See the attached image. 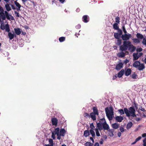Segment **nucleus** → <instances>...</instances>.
Wrapping results in <instances>:
<instances>
[{"label":"nucleus","mask_w":146,"mask_h":146,"mask_svg":"<svg viewBox=\"0 0 146 146\" xmlns=\"http://www.w3.org/2000/svg\"><path fill=\"white\" fill-rule=\"evenodd\" d=\"M131 70L130 68L127 69L125 70V74L126 76H128L131 73Z\"/></svg>","instance_id":"obj_14"},{"label":"nucleus","mask_w":146,"mask_h":146,"mask_svg":"<svg viewBox=\"0 0 146 146\" xmlns=\"http://www.w3.org/2000/svg\"><path fill=\"white\" fill-rule=\"evenodd\" d=\"M95 130L96 135L98 137L100 136V135L99 131V129L98 128H96Z\"/></svg>","instance_id":"obj_32"},{"label":"nucleus","mask_w":146,"mask_h":146,"mask_svg":"<svg viewBox=\"0 0 146 146\" xmlns=\"http://www.w3.org/2000/svg\"><path fill=\"white\" fill-rule=\"evenodd\" d=\"M131 43L130 41H124L123 42V45L120 46L119 50L122 51L126 50Z\"/></svg>","instance_id":"obj_5"},{"label":"nucleus","mask_w":146,"mask_h":146,"mask_svg":"<svg viewBox=\"0 0 146 146\" xmlns=\"http://www.w3.org/2000/svg\"><path fill=\"white\" fill-rule=\"evenodd\" d=\"M122 29H123V32L125 33L124 34L127 33V31L126 30V29L125 28V27L124 25H123L122 26Z\"/></svg>","instance_id":"obj_45"},{"label":"nucleus","mask_w":146,"mask_h":146,"mask_svg":"<svg viewBox=\"0 0 146 146\" xmlns=\"http://www.w3.org/2000/svg\"><path fill=\"white\" fill-rule=\"evenodd\" d=\"M108 134L109 136H110V137H112L113 136L114 134H113V132L114 131V129H109L108 130Z\"/></svg>","instance_id":"obj_17"},{"label":"nucleus","mask_w":146,"mask_h":146,"mask_svg":"<svg viewBox=\"0 0 146 146\" xmlns=\"http://www.w3.org/2000/svg\"><path fill=\"white\" fill-rule=\"evenodd\" d=\"M132 40L134 43H139L140 42V40L138 38H133Z\"/></svg>","instance_id":"obj_34"},{"label":"nucleus","mask_w":146,"mask_h":146,"mask_svg":"<svg viewBox=\"0 0 146 146\" xmlns=\"http://www.w3.org/2000/svg\"><path fill=\"white\" fill-rule=\"evenodd\" d=\"M142 49L141 48H138L137 49V52H140L142 51Z\"/></svg>","instance_id":"obj_52"},{"label":"nucleus","mask_w":146,"mask_h":146,"mask_svg":"<svg viewBox=\"0 0 146 146\" xmlns=\"http://www.w3.org/2000/svg\"><path fill=\"white\" fill-rule=\"evenodd\" d=\"M65 40V38L64 37H60L59 40L60 42H62L64 41Z\"/></svg>","instance_id":"obj_43"},{"label":"nucleus","mask_w":146,"mask_h":146,"mask_svg":"<svg viewBox=\"0 0 146 146\" xmlns=\"http://www.w3.org/2000/svg\"><path fill=\"white\" fill-rule=\"evenodd\" d=\"M118 24L116 23H114L113 25V27L114 29L117 30L119 28L118 26Z\"/></svg>","instance_id":"obj_26"},{"label":"nucleus","mask_w":146,"mask_h":146,"mask_svg":"<svg viewBox=\"0 0 146 146\" xmlns=\"http://www.w3.org/2000/svg\"><path fill=\"white\" fill-rule=\"evenodd\" d=\"M124 69H122L120 71H119L118 74V77L119 78H121L124 73Z\"/></svg>","instance_id":"obj_19"},{"label":"nucleus","mask_w":146,"mask_h":146,"mask_svg":"<svg viewBox=\"0 0 146 146\" xmlns=\"http://www.w3.org/2000/svg\"><path fill=\"white\" fill-rule=\"evenodd\" d=\"M141 119L140 118H137L135 119V120L137 121H139L141 120Z\"/></svg>","instance_id":"obj_61"},{"label":"nucleus","mask_w":146,"mask_h":146,"mask_svg":"<svg viewBox=\"0 0 146 146\" xmlns=\"http://www.w3.org/2000/svg\"><path fill=\"white\" fill-rule=\"evenodd\" d=\"M137 37L140 39H142L143 38V36L140 33H137L136 35Z\"/></svg>","instance_id":"obj_29"},{"label":"nucleus","mask_w":146,"mask_h":146,"mask_svg":"<svg viewBox=\"0 0 146 146\" xmlns=\"http://www.w3.org/2000/svg\"><path fill=\"white\" fill-rule=\"evenodd\" d=\"M124 110L125 113L127 116H131L133 117L136 116V115L135 113V110L134 107H131L129 108V110L126 108H124Z\"/></svg>","instance_id":"obj_2"},{"label":"nucleus","mask_w":146,"mask_h":146,"mask_svg":"<svg viewBox=\"0 0 146 146\" xmlns=\"http://www.w3.org/2000/svg\"><path fill=\"white\" fill-rule=\"evenodd\" d=\"M5 7L7 11H4L3 8L0 6V22H1V19L5 20L6 18L10 21L15 20L14 18L11 14L9 13L8 12L11 10L9 4L7 3L5 5Z\"/></svg>","instance_id":"obj_1"},{"label":"nucleus","mask_w":146,"mask_h":146,"mask_svg":"<svg viewBox=\"0 0 146 146\" xmlns=\"http://www.w3.org/2000/svg\"><path fill=\"white\" fill-rule=\"evenodd\" d=\"M14 3L16 7H21V5L18 2H17V1H15Z\"/></svg>","instance_id":"obj_42"},{"label":"nucleus","mask_w":146,"mask_h":146,"mask_svg":"<svg viewBox=\"0 0 146 146\" xmlns=\"http://www.w3.org/2000/svg\"><path fill=\"white\" fill-rule=\"evenodd\" d=\"M114 35L115 37V38H117V39H119L120 36H121L120 35H119V34H118V33H114Z\"/></svg>","instance_id":"obj_36"},{"label":"nucleus","mask_w":146,"mask_h":146,"mask_svg":"<svg viewBox=\"0 0 146 146\" xmlns=\"http://www.w3.org/2000/svg\"><path fill=\"white\" fill-rule=\"evenodd\" d=\"M141 136H139L137 138H136L135 140L137 141H138L140 140L141 139Z\"/></svg>","instance_id":"obj_50"},{"label":"nucleus","mask_w":146,"mask_h":146,"mask_svg":"<svg viewBox=\"0 0 146 146\" xmlns=\"http://www.w3.org/2000/svg\"><path fill=\"white\" fill-rule=\"evenodd\" d=\"M133 60H137L140 57V55H139L137 53H134L133 54Z\"/></svg>","instance_id":"obj_16"},{"label":"nucleus","mask_w":146,"mask_h":146,"mask_svg":"<svg viewBox=\"0 0 146 146\" xmlns=\"http://www.w3.org/2000/svg\"><path fill=\"white\" fill-rule=\"evenodd\" d=\"M105 111L108 119L109 120H112L113 115V111L112 108L110 107L109 108L107 107L105 109Z\"/></svg>","instance_id":"obj_3"},{"label":"nucleus","mask_w":146,"mask_h":146,"mask_svg":"<svg viewBox=\"0 0 146 146\" xmlns=\"http://www.w3.org/2000/svg\"><path fill=\"white\" fill-rule=\"evenodd\" d=\"M117 33H118V34H119V35H123L122 31L121 29H120L119 28L118 29H117Z\"/></svg>","instance_id":"obj_44"},{"label":"nucleus","mask_w":146,"mask_h":146,"mask_svg":"<svg viewBox=\"0 0 146 146\" xmlns=\"http://www.w3.org/2000/svg\"><path fill=\"white\" fill-rule=\"evenodd\" d=\"M96 114H95L93 112H92L90 113V117L92 119L94 120H95L96 119Z\"/></svg>","instance_id":"obj_22"},{"label":"nucleus","mask_w":146,"mask_h":146,"mask_svg":"<svg viewBox=\"0 0 146 146\" xmlns=\"http://www.w3.org/2000/svg\"><path fill=\"white\" fill-rule=\"evenodd\" d=\"M128 49L131 52H133L135 50L136 48L131 43Z\"/></svg>","instance_id":"obj_11"},{"label":"nucleus","mask_w":146,"mask_h":146,"mask_svg":"<svg viewBox=\"0 0 146 146\" xmlns=\"http://www.w3.org/2000/svg\"><path fill=\"white\" fill-rule=\"evenodd\" d=\"M11 6L12 9H13L15 10L16 9V8L15 7V6L14 5L11 4Z\"/></svg>","instance_id":"obj_57"},{"label":"nucleus","mask_w":146,"mask_h":146,"mask_svg":"<svg viewBox=\"0 0 146 146\" xmlns=\"http://www.w3.org/2000/svg\"><path fill=\"white\" fill-rule=\"evenodd\" d=\"M121 133L120 132H119L117 133L118 136L119 137H120L121 135Z\"/></svg>","instance_id":"obj_63"},{"label":"nucleus","mask_w":146,"mask_h":146,"mask_svg":"<svg viewBox=\"0 0 146 146\" xmlns=\"http://www.w3.org/2000/svg\"><path fill=\"white\" fill-rule=\"evenodd\" d=\"M90 128H91V129H92L93 130L95 128V127L93 123H91L90 124Z\"/></svg>","instance_id":"obj_46"},{"label":"nucleus","mask_w":146,"mask_h":146,"mask_svg":"<svg viewBox=\"0 0 146 146\" xmlns=\"http://www.w3.org/2000/svg\"><path fill=\"white\" fill-rule=\"evenodd\" d=\"M57 139H58L59 140H60L61 139V137L60 136L61 135H60L59 134H58V135H57Z\"/></svg>","instance_id":"obj_60"},{"label":"nucleus","mask_w":146,"mask_h":146,"mask_svg":"<svg viewBox=\"0 0 146 146\" xmlns=\"http://www.w3.org/2000/svg\"><path fill=\"white\" fill-rule=\"evenodd\" d=\"M102 129H103L104 130H108L110 129L109 125L106 123L102 125Z\"/></svg>","instance_id":"obj_13"},{"label":"nucleus","mask_w":146,"mask_h":146,"mask_svg":"<svg viewBox=\"0 0 146 146\" xmlns=\"http://www.w3.org/2000/svg\"><path fill=\"white\" fill-rule=\"evenodd\" d=\"M120 131L122 132H123L124 131V128L123 127H121L120 128Z\"/></svg>","instance_id":"obj_51"},{"label":"nucleus","mask_w":146,"mask_h":146,"mask_svg":"<svg viewBox=\"0 0 146 146\" xmlns=\"http://www.w3.org/2000/svg\"><path fill=\"white\" fill-rule=\"evenodd\" d=\"M99 144L98 142L96 143L94 145V146H99Z\"/></svg>","instance_id":"obj_62"},{"label":"nucleus","mask_w":146,"mask_h":146,"mask_svg":"<svg viewBox=\"0 0 146 146\" xmlns=\"http://www.w3.org/2000/svg\"><path fill=\"white\" fill-rule=\"evenodd\" d=\"M90 135V131L88 130H86L84 131V136L85 137H87L89 136Z\"/></svg>","instance_id":"obj_24"},{"label":"nucleus","mask_w":146,"mask_h":146,"mask_svg":"<svg viewBox=\"0 0 146 146\" xmlns=\"http://www.w3.org/2000/svg\"><path fill=\"white\" fill-rule=\"evenodd\" d=\"M133 125V123L132 122L129 123L127 125V129H130Z\"/></svg>","instance_id":"obj_31"},{"label":"nucleus","mask_w":146,"mask_h":146,"mask_svg":"<svg viewBox=\"0 0 146 146\" xmlns=\"http://www.w3.org/2000/svg\"><path fill=\"white\" fill-rule=\"evenodd\" d=\"M103 142H104V141H103V139L102 138H101L100 139V143L101 144H102L103 143Z\"/></svg>","instance_id":"obj_55"},{"label":"nucleus","mask_w":146,"mask_h":146,"mask_svg":"<svg viewBox=\"0 0 146 146\" xmlns=\"http://www.w3.org/2000/svg\"><path fill=\"white\" fill-rule=\"evenodd\" d=\"M8 36L10 40H12L14 37V35L11 32H8Z\"/></svg>","instance_id":"obj_28"},{"label":"nucleus","mask_w":146,"mask_h":146,"mask_svg":"<svg viewBox=\"0 0 146 146\" xmlns=\"http://www.w3.org/2000/svg\"><path fill=\"white\" fill-rule=\"evenodd\" d=\"M48 142L50 144V145H51V146H54V143H53V141L52 139H48Z\"/></svg>","instance_id":"obj_40"},{"label":"nucleus","mask_w":146,"mask_h":146,"mask_svg":"<svg viewBox=\"0 0 146 146\" xmlns=\"http://www.w3.org/2000/svg\"><path fill=\"white\" fill-rule=\"evenodd\" d=\"M76 29H79L81 27V25L80 24H78L76 26Z\"/></svg>","instance_id":"obj_54"},{"label":"nucleus","mask_w":146,"mask_h":146,"mask_svg":"<svg viewBox=\"0 0 146 146\" xmlns=\"http://www.w3.org/2000/svg\"><path fill=\"white\" fill-rule=\"evenodd\" d=\"M92 135V137L94 138L96 136V135L94 131L92 129H90V133Z\"/></svg>","instance_id":"obj_30"},{"label":"nucleus","mask_w":146,"mask_h":146,"mask_svg":"<svg viewBox=\"0 0 146 146\" xmlns=\"http://www.w3.org/2000/svg\"><path fill=\"white\" fill-rule=\"evenodd\" d=\"M84 116L86 117H87V116H88V117H90V115H89V114L87 113H84Z\"/></svg>","instance_id":"obj_56"},{"label":"nucleus","mask_w":146,"mask_h":146,"mask_svg":"<svg viewBox=\"0 0 146 146\" xmlns=\"http://www.w3.org/2000/svg\"><path fill=\"white\" fill-rule=\"evenodd\" d=\"M142 43L143 44L146 45V38H144L142 41Z\"/></svg>","instance_id":"obj_47"},{"label":"nucleus","mask_w":146,"mask_h":146,"mask_svg":"<svg viewBox=\"0 0 146 146\" xmlns=\"http://www.w3.org/2000/svg\"><path fill=\"white\" fill-rule=\"evenodd\" d=\"M118 111L121 115H123L125 113L124 110L122 109L119 110Z\"/></svg>","instance_id":"obj_35"},{"label":"nucleus","mask_w":146,"mask_h":146,"mask_svg":"<svg viewBox=\"0 0 146 146\" xmlns=\"http://www.w3.org/2000/svg\"><path fill=\"white\" fill-rule=\"evenodd\" d=\"M59 128H57L55 129V130L54 132L55 134L56 135H58L59 134Z\"/></svg>","instance_id":"obj_27"},{"label":"nucleus","mask_w":146,"mask_h":146,"mask_svg":"<svg viewBox=\"0 0 146 146\" xmlns=\"http://www.w3.org/2000/svg\"><path fill=\"white\" fill-rule=\"evenodd\" d=\"M123 63L120 62L117 64L116 66L115 69L117 70H118L121 68L123 65Z\"/></svg>","instance_id":"obj_9"},{"label":"nucleus","mask_w":146,"mask_h":146,"mask_svg":"<svg viewBox=\"0 0 146 146\" xmlns=\"http://www.w3.org/2000/svg\"><path fill=\"white\" fill-rule=\"evenodd\" d=\"M115 120L118 122H121L123 120V117L121 116H117L115 118Z\"/></svg>","instance_id":"obj_12"},{"label":"nucleus","mask_w":146,"mask_h":146,"mask_svg":"<svg viewBox=\"0 0 146 146\" xmlns=\"http://www.w3.org/2000/svg\"><path fill=\"white\" fill-rule=\"evenodd\" d=\"M106 123V122L105 118H103L100 119L99 122L97 123V127L98 128V129L100 131L102 130V125Z\"/></svg>","instance_id":"obj_6"},{"label":"nucleus","mask_w":146,"mask_h":146,"mask_svg":"<svg viewBox=\"0 0 146 146\" xmlns=\"http://www.w3.org/2000/svg\"><path fill=\"white\" fill-rule=\"evenodd\" d=\"M143 145H145V144L146 143V137L143 140Z\"/></svg>","instance_id":"obj_59"},{"label":"nucleus","mask_w":146,"mask_h":146,"mask_svg":"<svg viewBox=\"0 0 146 146\" xmlns=\"http://www.w3.org/2000/svg\"><path fill=\"white\" fill-rule=\"evenodd\" d=\"M93 145V143H92L89 142H87L85 144V146H92Z\"/></svg>","instance_id":"obj_38"},{"label":"nucleus","mask_w":146,"mask_h":146,"mask_svg":"<svg viewBox=\"0 0 146 146\" xmlns=\"http://www.w3.org/2000/svg\"><path fill=\"white\" fill-rule=\"evenodd\" d=\"M118 76L116 75H115L114 76H113V80H115V79L116 78H117V77Z\"/></svg>","instance_id":"obj_58"},{"label":"nucleus","mask_w":146,"mask_h":146,"mask_svg":"<svg viewBox=\"0 0 146 146\" xmlns=\"http://www.w3.org/2000/svg\"><path fill=\"white\" fill-rule=\"evenodd\" d=\"M137 76V75L135 72H134L131 76V78L133 79H136Z\"/></svg>","instance_id":"obj_33"},{"label":"nucleus","mask_w":146,"mask_h":146,"mask_svg":"<svg viewBox=\"0 0 146 146\" xmlns=\"http://www.w3.org/2000/svg\"><path fill=\"white\" fill-rule=\"evenodd\" d=\"M51 121L53 125H57L58 122V120L56 118H52Z\"/></svg>","instance_id":"obj_18"},{"label":"nucleus","mask_w":146,"mask_h":146,"mask_svg":"<svg viewBox=\"0 0 146 146\" xmlns=\"http://www.w3.org/2000/svg\"><path fill=\"white\" fill-rule=\"evenodd\" d=\"M15 13V15L17 17H22L21 15L19 14V13L18 12H17L16 11H14Z\"/></svg>","instance_id":"obj_41"},{"label":"nucleus","mask_w":146,"mask_h":146,"mask_svg":"<svg viewBox=\"0 0 146 146\" xmlns=\"http://www.w3.org/2000/svg\"><path fill=\"white\" fill-rule=\"evenodd\" d=\"M131 36V34L128 33L122 35L121 37L122 39L124 41H127L129 39Z\"/></svg>","instance_id":"obj_8"},{"label":"nucleus","mask_w":146,"mask_h":146,"mask_svg":"<svg viewBox=\"0 0 146 146\" xmlns=\"http://www.w3.org/2000/svg\"><path fill=\"white\" fill-rule=\"evenodd\" d=\"M92 110L93 111V113L97 115H99L98 110L96 107H93V108Z\"/></svg>","instance_id":"obj_21"},{"label":"nucleus","mask_w":146,"mask_h":146,"mask_svg":"<svg viewBox=\"0 0 146 146\" xmlns=\"http://www.w3.org/2000/svg\"><path fill=\"white\" fill-rule=\"evenodd\" d=\"M2 23L1 25V29L3 30L5 29V31L7 32H9L10 31V29L9 28V26L8 24H6L4 25V22L3 21H1Z\"/></svg>","instance_id":"obj_7"},{"label":"nucleus","mask_w":146,"mask_h":146,"mask_svg":"<svg viewBox=\"0 0 146 146\" xmlns=\"http://www.w3.org/2000/svg\"><path fill=\"white\" fill-rule=\"evenodd\" d=\"M66 133V131L64 129H60L59 132L60 135L64 136Z\"/></svg>","instance_id":"obj_20"},{"label":"nucleus","mask_w":146,"mask_h":146,"mask_svg":"<svg viewBox=\"0 0 146 146\" xmlns=\"http://www.w3.org/2000/svg\"><path fill=\"white\" fill-rule=\"evenodd\" d=\"M142 137H146V133H144L142 134Z\"/></svg>","instance_id":"obj_64"},{"label":"nucleus","mask_w":146,"mask_h":146,"mask_svg":"<svg viewBox=\"0 0 146 146\" xmlns=\"http://www.w3.org/2000/svg\"><path fill=\"white\" fill-rule=\"evenodd\" d=\"M139 110L143 111H145V109L144 108H143L142 107H141L139 108Z\"/></svg>","instance_id":"obj_53"},{"label":"nucleus","mask_w":146,"mask_h":146,"mask_svg":"<svg viewBox=\"0 0 146 146\" xmlns=\"http://www.w3.org/2000/svg\"><path fill=\"white\" fill-rule=\"evenodd\" d=\"M16 35H19L21 33V29L19 28H15L14 29Z\"/></svg>","instance_id":"obj_15"},{"label":"nucleus","mask_w":146,"mask_h":146,"mask_svg":"<svg viewBox=\"0 0 146 146\" xmlns=\"http://www.w3.org/2000/svg\"><path fill=\"white\" fill-rule=\"evenodd\" d=\"M115 21L116 22V23H117L118 24H119L120 23V18H119L118 17H116L115 19Z\"/></svg>","instance_id":"obj_37"},{"label":"nucleus","mask_w":146,"mask_h":146,"mask_svg":"<svg viewBox=\"0 0 146 146\" xmlns=\"http://www.w3.org/2000/svg\"><path fill=\"white\" fill-rule=\"evenodd\" d=\"M52 138H53V139H55V135L56 134H55L53 132H52Z\"/></svg>","instance_id":"obj_48"},{"label":"nucleus","mask_w":146,"mask_h":146,"mask_svg":"<svg viewBox=\"0 0 146 146\" xmlns=\"http://www.w3.org/2000/svg\"><path fill=\"white\" fill-rule=\"evenodd\" d=\"M122 43V40L120 39H118L117 42V44L119 46Z\"/></svg>","instance_id":"obj_39"},{"label":"nucleus","mask_w":146,"mask_h":146,"mask_svg":"<svg viewBox=\"0 0 146 146\" xmlns=\"http://www.w3.org/2000/svg\"><path fill=\"white\" fill-rule=\"evenodd\" d=\"M119 125L117 123H115L112 124L111 126L113 128L115 129H117Z\"/></svg>","instance_id":"obj_25"},{"label":"nucleus","mask_w":146,"mask_h":146,"mask_svg":"<svg viewBox=\"0 0 146 146\" xmlns=\"http://www.w3.org/2000/svg\"><path fill=\"white\" fill-rule=\"evenodd\" d=\"M83 21L85 23H87L89 21V17L87 15H84L82 17Z\"/></svg>","instance_id":"obj_10"},{"label":"nucleus","mask_w":146,"mask_h":146,"mask_svg":"<svg viewBox=\"0 0 146 146\" xmlns=\"http://www.w3.org/2000/svg\"><path fill=\"white\" fill-rule=\"evenodd\" d=\"M117 55L119 57L122 58L125 56V54L123 51H121V52L118 53L117 54Z\"/></svg>","instance_id":"obj_23"},{"label":"nucleus","mask_w":146,"mask_h":146,"mask_svg":"<svg viewBox=\"0 0 146 146\" xmlns=\"http://www.w3.org/2000/svg\"><path fill=\"white\" fill-rule=\"evenodd\" d=\"M129 62V60L128 59H126L124 61V63L125 64H126L127 63Z\"/></svg>","instance_id":"obj_49"},{"label":"nucleus","mask_w":146,"mask_h":146,"mask_svg":"<svg viewBox=\"0 0 146 146\" xmlns=\"http://www.w3.org/2000/svg\"><path fill=\"white\" fill-rule=\"evenodd\" d=\"M133 66L135 68H137L139 70H142L145 68V66L143 63H141L139 61H135L133 64Z\"/></svg>","instance_id":"obj_4"}]
</instances>
